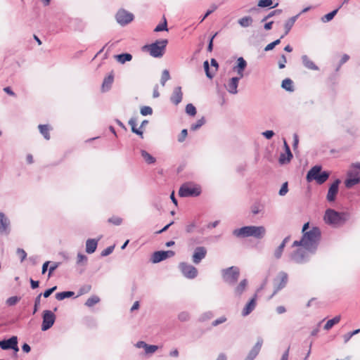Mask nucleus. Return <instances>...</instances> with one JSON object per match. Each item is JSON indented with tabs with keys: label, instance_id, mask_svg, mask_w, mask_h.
Wrapping results in <instances>:
<instances>
[{
	"label": "nucleus",
	"instance_id": "1",
	"mask_svg": "<svg viewBox=\"0 0 360 360\" xmlns=\"http://www.w3.org/2000/svg\"><path fill=\"white\" fill-rule=\"evenodd\" d=\"M321 238V231L318 227H313L304 232L300 240H295L292 247L301 246L308 250L310 254L315 253Z\"/></svg>",
	"mask_w": 360,
	"mask_h": 360
},
{
	"label": "nucleus",
	"instance_id": "2",
	"mask_svg": "<svg viewBox=\"0 0 360 360\" xmlns=\"http://www.w3.org/2000/svg\"><path fill=\"white\" fill-rule=\"evenodd\" d=\"M266 229L263 226H246L233 230V234L238 238L254 237L262 239L266 235Z\"/></svg>",
	"mask_w": 360,
	"mask_h": 360
},
{
	"label": "nucleus",
	"instance_id": "3",
	"mask_svg": "<svg viewBox=\"0 0 360 360\" xmlns=\"http://www.w3.org/2000/svg\"><path fill=\"white\" fill-rule=\"evenodd\" d=\"M349 218V213L338 212L333 209L326 210L324 215L325 222L335 228L343 226Z\"/></svg>",
	"mask_w": 360,
	"mask_h": 360
},
{
	"label": "nucleus",
	"instance_id": "4",
	"mask_svg": "<svg viewBox=\"0 0 360 360\" xmlns=\"http://www.w3.org/2000/svg\"><path fill=\"white\" fill-rule=\"evenodd\" d=\"M330 176V173L327 171H322L321 166L316 165L311 167L307 174V181L311 182L316 181L318 184H322L326 182Z\"/></svg>",
	"mask_w": 360,
	"mask_h": 360
},
{
	"label": "nucleus",
	"instance_id": "5",
	"mask_svg": "<svg viewBox=\"0 0 360 360\" xmlns=\"http://www.w3.org/2000/svg\"><path fill=\"white\" fill-rule=\"evenodd\" d=\"M167 44V39L157 40L150 44L144 46L143 49L147 50L151 56L160 58L164 55Z\"/></svg>",
	"mask_w": 360,
	"mask_h": 360
},
{
	"label": "nucleus",
	"instance_id": "6",
	"mask_svg": "<svg viewBox=\"0 0 360 360\" xmlns=\"http://www.w3.org/2000/svg\"><path fill=\"white\" fill-rule=\"evenodd\" d=\"M360 183V162L354 163L347 172V178L345 181V185L347 188Z\"/></svg>",
	"mask_w": 360,
	"mask_h": 360
},
{
	"label": "nucleus",
	"instance_id": "7",
	"mask_svg": "<svg viewBox=\"0 0 360 360\" xmlns=\"http://www.w3.org/2000/svg\"><path fill=\"white\" fill-rule=\"evenodd\" d=\"M221 274L224 282L229 285H233L239 278L240 271L238 267L233 266L227 269H222Z\"/></svg>",
	"mask_w": 360,
	"mask_h": 360
},
{
	"label": "nucleus",
	"instance_id": "8",
	"mask_svg": "<svg viewBox=\"0 0 360 360\" xmlns=\"http://www.w3.org/2000/svg\"><path fill=\"white\" fill-rule=\"evenodd\" d=\"M201 193L200 187L187 183L184 184L179 190V195L183 198L197 197Z\"/></svg>",
	"mask_w": 360,
	"mask_h": 360
},
{
	"label": "nucleus",
	"instance_id": "9",
	"mask_svg": "<svg viewBox=\"0 0 360 360\" xmlns=\"http://www.w3.org/2000/svg\"><path fill=\"white\" fill-rule=\"evenodd\" d=\"M1 348L3 350H13L14 352L13 356H17L19 352L18 337L13 335L8 339L1 340Z\"/></svg>",
	"mask_w": 360,
	"mask_h": 360
},
{
	"label": "nucleus",
	"instance_id": "10",
	"mask_svg": "<svg viewBox=\"0 0 360 360\" xmlns=\"http://www.w3.org/2000/svg\"><path fill=\"white\" fill-rule=\"evenodd\" d=\"M134 18L133 13L122 8L120 9L115 15V19L117 23L122 26L130 23L134 20Z\"/></svg>",
	"mask_w": 360,
	"mask_h": 360
},
{
	"label": "nucleus",
	"instance_id": "11",
	"mask_svg": "<svg viewBox=\"0 0 360 360\" xmlns=\"http://www.w3.org/2000/svg\"><path fill=\"white\" fill-rule=\"evenodd\" d=\"M56 315L50 310H44L42 314L41 330L46 331L50 329L54 324Z\"/></svg>",
	"mask_w": 360,
	"mask_h": 360
},
{
	"label": "nucleus",
	"instance_id": "12",
	"mask_svg": "<svg viewBox=\"0 0 360 360\" xmlns=\"http://www.w3.org/2000/svg\"><path fill=\"white\" fill-rule=\"evenodd\" d=\"M288 274L281 271L278 274L277 278L274 281V290L270 298L273 297L279 290L285 287L288 283Z\"/></svg>",
	"mask_w": 360,
	"mask_h": 360
},
{
	"label": "nucleus",
	"instance_id": "13",
	"mask_svg": "<svg viewBox=\"0 0 360 360\" xmlns=\"http://www.w3.org/2000/svg\"><path fill=\"white\" fill-rule=\"evenodd\" d=\"M309 253L310 252L304 248H298L291 254L290 258L295 263L303 264L309 260Z\"/></svg>",
	"mask_w": 360,
	"mask_h": 360
},
{
	"label": "nucleus",
	"instance_id": "14",
	"mask_svg": "<svg viewBox=\"0 0 360 360\" xmlns=\"http://www.w3.org/2000/svg\"><path fill=\"white\" fill-rule=\"evenodd\" d=\"M179 267L182 274L187 278L193 279L198 275L197 269L186 262H181Z\"/></svg>",
	"mask_w": 360,
	"mask_h": 360
},
{
	"label": "nucleus",
	"instance_id": "15",
	"mask_svg": "<svg viewBox=\"0 0 360 360\" xmlns=\"http://www.w3.org/2000/svg\"><path fill=\"white\" fill-rule=\"evenodd\" d=\"M175 255L174 252L172 250H160L155 252L151 257V262L154 264L160 262L167 258L172 257Z\"/></svg>",
	"mask_w": 360,
	"mask_h": 360
},
{
	"label": "nucleus",
	"instance_id": "16",
	"mask_svg": "<svg viewBox=\"0 0 360 360\" xmlns=\"http://www.w3.org/2000/svg\"><path fill=\"white\" fill-rule=\"evenodd\" d=\"M341 181L339 179H335L328 188L326 199L328 202H334L338 193L339 185Z\"/></svg>",
	"mask_w": 360,
	"mask_h": 360
},
{
	"label": "nucleus",
	"instance_id": "17",
	"mask_svg": "<svg viewBox=\"0 0 360 360\" xmlns=\"http://www.w3.org/2000/svg\"><path fill=\"white\" fill-rule=\"evenodd\" d=\"M206 255L207 249L205 247L198 246L195 248L192 256L193 262L195 264H199L206 257Z\"/></svg>",
	"mask_w": 360,
	"mask_h": 360
},
{
	"label": "nucleus",
	"instance_id": "18",
	"mask_svg": "<svg viewBox=\"0 0 360 360\" xmlns=\"http://www.w3.org/2000/svg\"><path fill=\"white\" fill-rule=\"evenodd\" d=\"M11 221L4 213L0 212V233L8 235L11 231Z\"/></svg>",
	"mask_w": 360,
	"mask_h": 360
},
{
	"label": "nucleus",
	"instance_id": "19",
	"mask_svg": "<svg viewBox=\"0 0 360 360\" xmlns=\"http://www.w3.org/2000/svg\"><path fill=\"white\" fill-rule=\"evenodd\" d=\"M262 344H263L262 338H259L257 343L252 347V349L250 351V352L248 353V354L245 360H254L256 358V356L258 355V354L262 348Z\"/></svg>",
	"mask_w": 360,
	"mask_h": 360
},
{
	"label": "nucleus",
	"instance_id": "20",
	"mask_svg": "<svg viewBox=\"0 0 360 360\" xmlns=\"http://www.w3.org/2000/svg\"><path fill=\"white\" fill-rule=\"evenodd\" d=\"M183 98V93L181 86H176L174 89L172 94L170 97L171 102L177 105H179Z\"/></svg>",
	"mask_w": 360,
	"mask_h": 360
},
{
	"label": "nucleus",
	"instance_id": "21",
	"mask_svg": "<svg viewBox=\"0 0 360 360\" xmlns=\"http://www.w3.org/2000/svg\"><path fill=\"white\" fill-rule=\"evenodd\" d=\"M239 83V78L232 77L231 78L227 84L226 89L229 93L231 94H236L238 93V86Z\"/></svg>",
	"mask_w": 360,
	"mask_h": 360
},
{
	"label": "nucleus",
	"instance_id": "22",
	"mask_svg": "<svg viewBox=\"0 0 360 360\" xmlns=\"http://www.w3.org/2000/svg\"><path fill=\"white\" fill-rule=\"evenodd\" d=\"M257 294H255L253 297L246 304L245 307L242 311V315L243 316H246L249 315L256 307L257 302Z\"/></svg>",
	"mask_w": 360,
	"mask_h": 360
},
{
	"label": "nucleus",
	"instance_id": "23",
	"mask_svg": "<svg viewBox=\"0 0 360 360\" xmlns=\"http://www.w3.org/2000/svg\"><path fill=\"white\" fill-rule=\"evenodd\" d=\"M248 281L247 279L242 280L238 285L234 288L235 297H240L242 294L245 291L248 286Z\"/></svg>",
	"mask_w": 360,
	"mask_h": 360
},
{
	"label": "nucleus",
	"instance_id": "24",
	"mask_svg": "<svg viewBox=\"0 0 360 360\" xmlns=\"http://www.w3.org/2000/svg\"><path fill=\"white\" fill-rule=\"evenodd\" d=\"M284 148L285 153L287 154V158H285V154L282 153L279 158V162L281 164H285L286 162H289L290 160L292 158V154L291 153L289 146L288 145L285 141H284Z\"/></svg>",
	"mask_w": 360,
	"mask_h": 360
},
{
	"label": "nucleus",
	"instance_id": "25",
	"mask_svg": "<svg viewBox=\"0 0 360 360\" xmlns=\"http://www.w3.org/2000/svg\"><path fill=\"white\" fill-rule=\"evenodd\" d=\"M100 239L101 237L98 239H88L86 241V252L88 254H92L96 251Z\"/></svg>",
	"mask_w": 360,
	"mask_h": 360
},
{
	"label": "nucleus",
	"instance_id": "26",
	"mask_svg": "<svg viewBox=\"0 0 360 360\" xmlns=\"http://www.w3.org/2000/svg\"><path fill=\"white\" fill-rule=\"evenodd\" d=\"M299 16H300V14H297V15H296L295 16H292V17L290 18L285 22V25H284L285 33H284V34H283L281 37V39H283L285 35H287L289 33V32L290 31V30L293 27L295 21L297 20V19L298 18Z\"/></svg>",
	"mask_w": 360,
	"mask_h": 360
},
{
	"label": "nucleus",
	"instance_id": "27",
	"mask_svg": "<svg viewBox=\"0 0 360 360\" xmlns=\"http://www.w3.org/2000/svg\"><path fill=\"white\" fill-rule=\"evenodd\" d=\"M302 61L305 68L312 70H318L319 68L317 65L314 64V63L311 60L307 55H303L302 56Z\"/></svg>",
	"mask_w": 360,
	"mask_h": 360
},
{
	"label": "nucleus",
	"instance_id": "28",
	"mask_svg": "<svg viewBox=\"0 0 360 360\" xmlns=\"http://www.w3.org/2000/svg\"><path fill=\"white\" fill-rule=\"evenodd\" d=\"M114 80V76L112 74H110L108 77H105L103 79L102 84V91H108Z\"/></svg>",
	"mask_w": 360,
	"mask_h": 360
},
{
	"label": "nucleus",
	"instance_id": "29",
	"mask_svg": "<svg viewBox=\"0 0 360 360\" xmlns=\"http://www.w3.org/2000/svg\"><path fill=\"white\" fill-rule=\"evenodd\" d=\"M88 258L86 255L78 253L77 257V264L78 266H82L83 268L79 270V274H82L84 271L85 266L86 265Z\"/></svg>",
	"mask_w": 360,
	"mask_h": 360
},
{
	"label": "nucleus",
	"instance_id": "30",
	"mask_svg": "<svg viewBox=\"0 0 360 360\" xmlns=\"http://www.w3.org/2000/svg\"><path fill=\"white\" fill-rule=\"evenodd\" d=\"M199 226V222L197 219H193L191 221H189L185 226V231L187 233H193Z\"/></svg>",
	"mask_w": 360,
	"mask_h": 360
},
{
	"label": "nucleus",
	"instance_id": "31",
	"mask_svg": "<svg viewBox=\"0 0 360 360\" xmlns=\"http://www.w3.org/2000/svg\"><path fill=\"white\" fill-rule=\"evenodd\" d=\"M247 62L243 57H239L237 59V64L233 68L234 72H239L240 70H245L247 67Z\"/></svg>",
	"mask_w": 360,
	"mask_h": 360
},
{
	"label": "nucleus",
	"instance_id": "32",
	"mask_svg": "<svg viewBox=\"0 0 360 360\" xmlns=\"http://www.w3.org/2000/svg\"><path fill=\"white\" fill-rule=\"evenodd\" d=\"M116 60L121 64H124L126 62L131 61L132 59L131 54L129 53H124L115 56Z\"/></svg>",
	"mask_w": 360,
	"mask_h": 360
},
{
	"label": "nucleus",
	"instance_id": "33",
	"mask_svg": "<svg viewBox=\"0 0 360 360\" xmlns=\"http://www.w3.org/2000/svg\"><path fill=\"white\" fill-rule=\"evenodd\" d=\"M129 124L131 126V131L141 138H143V131L140 129L136 128V119L135 117H131L129 120Z\"/></svg>",
	"mask_w": 360,
	"mask_h": 360
},
{
	"label": "nucleus",
	"instance_id": "34",
	"mask_svg": "<svg viewBox=\"0 0 360 360\" xmlns=\"http://www.w3.org/2000/svg\"><path fill=\"white\" fill-rule=\"evenodd\" d=\"M141 154L146 163L150 165L155 162V158L153 156H152L150 153H148L146 150H141Z\"/></svg>",
	"mask_w": 360,
	"mask_h": 360
},
{
	"label": "nucleus",
	"instance_id": "35",
	"mask_svg": "<svg viewBox=\"0 0 360 360\" xmlns=\"http://www.w3.org/2000/svg\"><path fill=\"white\" fill-rule=\"evenodd\" d=\"M341 319L340 316H336L332 319L328 320L324 326V329L326 330H330L334 325L338 323Z\"/></svg>",
	"mask_w": 360,
	"mask_h": 360
},
{
	"label": "nucleus",
	"instance_id": "36",
	"mask_svg": "<svg viewBox=\"0 0 360 360\" xmlns=\"http://www.w3.org/2000/svg\"><path fill=\"white\" fill-rule=\"evenodd\" d=\"M281 86L288 91L292 92L294 91L293 82L289 78L283 80Z\"/></svg>",
	"mask_w": 360,
	"mask_h": 360
},
{
	"label": "nucleus",
	"instance_id": "37",
	"mask_svg": "<svg viewBox=\"0 0 360 360\" xmlns=\"http://www.w3.org/2000/svg\"><path fill=\"white\" fill-rule=\"evenodd\" d=\"M252 21L250 16H245L238 20V24L243 27H248L252 25Z\"/></svg>",
	"mask_w": 360,
	"mask_h": 360
},
{
	"label": "nucleus",
	"instance_id": "38",
	"mask_svg": "<svg viewBox=\"0 0 360 360\" xmlns=\"http://www.w3.org/2000/svg\"><path fill=\"white\" fill-rule=\"evenodd\" d=\"M39 129L40 133L43 135L45 139L49 140L50 139V134H49V126L46 124H39Z\"/></svg>",
	"mask_w": 360,
	"mask_h": 360
},
{
	"label": "nucleus",
	"instance_id": "39",
	"mask_svg": "<svg viewBox=\"0 0 360 360\" xmlns=\"http://www.w3.org/2000/svg\"><path fill=\"white\" fill-rule=\"evenodd\" d=\"M73 295H74V292H72V291H63V292L56 293V298L58 300H63L65 298H69Z\"/></svg>",
	"mask_w": 360,
	"mask_h": 360
},
{
	"label": "nucleus",
	"instance_id": "40",
	"mask_svg": "<svg viewBox=\"0 0 360 360\" xmlns=\"http://www.w3.org/2000/svg\"><path fill=\"white\" fill-rule=\"evenodd\" d=\"M339 8L335 9L333 11L327 13L321 18V21L323 22H328L333 19L335 15L337 14Z\"/></svg>",
	"mask_w": 360,
	"mask_h": 360
},
{
	"label": "nucleus",
	"instance_id": "41",
	"mask_svg": "<svg viewBox=\"0 0 360 360\" xmlns=\"http://www.w3.org/2000/svg\"><path fill=\"white\" fill-rule=\"evenodd\" d=\"M273 1L272 0H259L257 6L261 8H265V7H271L275 8L278 6V4H276L274 6H272Z\"/></svg>",
	"mask_w": 360,
	"mask_h": 360
},
{
	"label": "nucleus",
	"instance_id": "42",
	"mask_svg": "<svg viewBox=\"0 0 360 360\" xmlns=\"http://www.w3.org/2000/svg\"><path fill=\"white\" fill-rule=\"evenodd\" d=\"M167 30L168 29H167V20H166L165 17H163V22L158 25L155 27L154 32H162V31H167Z\"/></svg>",
	"mask_w": 360,
	"mask_h": 360
},
{
	"label": "nucleus",
	"instance_id": "43",
	"mask_svg": "<svg viewBox=\"0 0 360 360\" xmlns=\"http://www.w3.org/2000/svg\"><path fill=\"white\" fill-rule=\"evenodd\" d=\"M205 123V120L202 117L200 119H199L195 123L192 124L191 125V131H196L199 128H200Z\"/></svg>",
	"mask_w": 360,
	"mask_h": 360
},
{
	"label": "nucleus",
	"instance_id": "44",
	"mask_svg": "<svg viewBox=\"0 0 360 360\" xmlns=\"http://www.w3.org/2000/svg\"><path fill=\"white\" fill-rule=\"evenodd\" d=\"M170 75L168 70H164L162 72V76L160 79V84L162 86H165L167 81L170 79Z\"/></svg>",
	"mask_w": 360,
	"mask_h": 360
},
{
	"label": "nucleus",
	"instance_id": "45",
	"mask_svg": "<svg viewBox=\"0 0 360 360\" xmlns=\"http://www.w3.org/2000/svg\"><path fill=\"white\" fill-rule=\"evenodd\" d=\"M100 301V299L98 296H96V295H94V296H91L86 301V303L85 304L87 306V307H93L94 305H95L96 304L98 303Z\"/></svg>",
	"mask_w": 360,
	"mask_h": 360
},
{
	"label": "nucleus",
	"instance_id": "46",
	"mask_svg": "<svg viewBox=\"0 0 360 360\" xmlns=\"http://www.w3.org/2000/svg\"><path fill=\"white\" fill-rule=\"evenodd\" d=\"M186 112L191 116H195L196 115V108L192 103H188L186 106Z\"/></svg>",
	"mask_w": 360,
	"mask_h": 360
},
{
	"label": "nucleus",
	"instance_id": "47",
	"mask_svg": "<svg viewBox=\"0 0 360 360\" xmlns=\"http://www.w3.org/2000/svg\"><path fill=\"white\" fill-rule=\"evenodd\" d=\"M203 67H204V69H205V74H206V76L209 78V79H212L213 77H214V73H212L210 70V66H209V63L207 60H205L203 63Z\"/></svg>",
	"mask_w": 360,
	"mask_h": 360
},
{
	"label": "nucleus",
	"instance_id": "48",
	"mask_svg": "<svg viewBox=\"0 0 360 360\" xmlns=\"http://www.w3.org/2000/svg\"><path fill=\"white\" fill-rule=\"evenodd\" d=\"M218 6L216 4H212L211 8L207 10L203 16L201 17L200 22H203L207 17H208L211 13H212L215 10H217Z\"/></svg>",
	"mask_w": 360,
	"mask_h": 360
},
{
	"label": "nucleus",
	"instance_id": "49",
	"mask_svg": "<svg viewBox=\"0 0 360 360\" xmlns=\"http://www.w3.org/2000/svg\"><path fill=\"white\" fill-rule=\"evenodd\" d=\"M20 300V297L18 296H12L7 299L6 304L8 306L15 305Z\"/></svg>",
	"mask_w": 360,
	"mask_h": 360
},
{
	"label": "nucleus",
	"instance_id": "50",
	"mask_svg": "<svg viewBox=\"0 0 360 360\" xmlns=\"http://www.w3.org/2000/svg\"><path fill=\"white\" fill-rule=\"evenodd\" d=\"M282 13V10L281 9H277V10H274V11H271L267 15H266L265 17H264L262 20V22H265L268 19L272 18L273 16L276 15H279Z\"/></svg>",
	"mask_w": 360,
	"mask_h": 360
},
{
	"label": "nucleus",
	"instance_id": "51",
	"mask_svg": "<svg viewBox=\"0 0 360 360\" xmlns=\"http://www.w3.org/2000/svg\"><path fill=\"white\" fill-rule=\"evenodd\" d=\"M140 112L142 115H150L153 114V109L150 106H143L141 108Z\"/></svg>",
	"mask_w": 360,
	"mask_h": 360
},
{
	"label": "nucleus",
	"instance_id": "52",
	"mask_svg": "<svg viewBox=\"0 0 360 360\" xmlns=\"http://www.w3.org/2000/svg\"><path fill=\"white\" fill-rule=\"evenodd\" d=\"M285 247V246L283 245V243H281L279 246L276 249L274 252V256L276 259L281 258Z\"/></svg>",
	"mask_w": 360,
	"mask_h": 360
},
{
	"label": "nucleus",
	"instance_id": "53",
	"mask_svg": "<svg viewBox=\"0 0 360 360\" xmlns=\"http://www.w3.org/2000/svg\"><path fill=\"white\" fill-rule=\"evenodd\" d=\"M359 333H360V329H356V330H353L352 332L346 333L344 335L345 342H347L353 335H356Z\"/></svg>",
	"mask_w": 360,
	"mask_h": 360
},
{
	"label": "nucleus",
	"instance_id": "54",
	"mask_svg": "<svg viewBox=\"0 0 360 360\" xmlns=\"http://www.w3.org/2000/svg\"><path fill=\"white\" fill-rule=\"evenodd\" d=\"M41 295H42V293H40L35 298L34 305V310H33V312H32L33 314H34L38 311L39 306L40 305Z\"/></svg>",
	"mask_w": 360,
	"mask_h": 360
},
{
	"label": "nucleus",
	"instance_id": "55",
	"mask_svg": "<svg viewBox=\"0 0 360 360\" xmlns=\"http://www.w3.org/2000/svg\"><path fill=\"white\" fill-rule=\"evenodd\" d=\"M288 191V182H285L283 184L281 189L279 190L278 194L281 196H284L287 194Z\"/></svg>",
	"mask_w": 360,
	"mask_h": 360
},
{
	"label": "nucleus",
	"instance_id": "56",
	"mask_svg": "<svg viewBox=\"0 0 360 360\" xmlns=\"http://www.w3.org/2000/svg\"><path fill=\"white\" fill-rule=\"evenodd\" d=\"M114 248H115V245H111V246L106 248L105 250H103L101 252V255L102 257H106V256L110 255L113 252Z\"/></svg>",
	"mask_w": 360,
	"mask_h": 360
},
{
	"label": "nucleus",
	"instance_id": "57",
	"mask_svg": "<svg viewBox=\"0 0 360 360\" xmlns=\"http://www.w3.org/2000/svg\"><path fill=\"white\" fill-rule=\"evenodd\" d=\"M158 349V347L156 345H151L147 344L146 347L145 348V352L146 354H153L155 351H157Z\"/></svg>",
	"mask_w": 360,
	"mask_h": 360
},
{
	"label": "nucleus",
	"instance_id": "58",
	"mask_svg": "<svg viewBox=\"0 0 360 360\" xmlns=\"http://www.w3.org/2000/svg\"><path fill=\"white\" fill-rule=\"evenodd\" d=\"M16 253L20 257V262H22L27 257L26 252L22 248H18L16 250Z\"/></svg>",
	"mask_w": 360,
	"mask_h": 360
},
{
	"label": "nucleus",
	"instance_id": "59",
	"mask_svg": "<svg viewBox=\"0 0 360 360\" xmlns=\"http://www.w3.org/2000/svg\"><path fill=\"white\" fill-rule=\"evenodd\" d=\"M188 135V131L186 129H184L181 130L179 137H178V141L180 143H182L186 139V136Z\"/></svg>",
	"mask_w": 360,
	"mask_h": 360
},
{
	"label": "nucleus",
	"instance_id": "60",
	"mask_svg": "<svg viewBox=\"0 0 360 360\" xmlns=\"http://www.w3.org/2000/svg\"><path fill=\"white\" fill-rule=\"evenodd\" d=\"M122 221V219L117 217H112L108 219V222L113 224L115 225H120Z\"/></svg>",
	"mask_w": 360,
	"mask_h": 360
},
{
	"label": "nucleus",
	"instance_id": "61",
	"mask_svg": "<svg viewBox=\"0 0 360 360\" xmlns=\"http://www.w3.org/2000/svg\"><path fill=\"white\" fill-rule=\"evenodd\" d=\"M60 262H53L49 269V278H50L53 271L60 266Z\"/></svg>",
	"mask_w": 360,
	"mask_h": 360
},
{
	"label": "nucleus",
	"instance_id": "62",
	"mask_svg": "<svg viewBox=\"0 0 360 360\" xmlns=\"http://www.w3.org/2000/svg\"><path fill=\"white\" fill-rule=\"evenodd\" d=\"M251 212L254 215L259 214L261 212L260 205L257 203L252 205Z\"/></svg>",
	"mask_w": 360,
	"mask_h": 360
},
{
	"label": "nucleus",
	"instance_id": "63",
	"mask_svg": "<svg viewBox=\"0 0 360 360\" xmlns=\"http://www.w3.org/2000/svg\"><path fill=\"white\" fill-rule=\"evenodd\" d=\"M190 316L188 312L183 311L179 314V319L181 321H186L189 319Z\"/></svg>",
	"mask_w": 360,
	"mask_h": 360
},
{
	"label": "nucleus",
	"instance_id": "64",
	"mask_svg": "<svg viewBox=\"0 0 360 360\" xmlns=\"http://www.w3.org/2000/svg\"><path fill=\"white\" fill-rule=\"evenodd\" d=\"M57 288V286H53L51 288H49L47 289L46 290H45L44 292V293L42 294V295L45 297V298H47L49 297Z\"/></svg>",
	"mask_w": 360,
	"mask_h": 360
}]
</instances>
